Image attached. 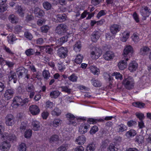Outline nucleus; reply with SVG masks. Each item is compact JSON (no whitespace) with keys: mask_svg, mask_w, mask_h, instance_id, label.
<instances>
[{"mask_svg":"<svg viewBox=\"0 0 151 151\" xmlns=\"http://www.w3.org/2000/svg\"><path fill=\"white\" fill-rule=\"evenodd\" d=\"M104 76H108L109 77V86L110 88L112 87L113 84L114 83V80L113 76H115V78L117 80H122L123 79L122 75L119 73L116 72H115L112 73H110L109 74L104 73Z\"/></svg>","mask_w":151,"mask_h":151,"instance_id":"1","label":"nucleus"},{"mask_svg":"<svg viewBox=\"0 0 151 151\" xmlns=\"http://www.w3.org/2000/svg\"><path fill=\"white\" fill-rule=\"evenodd\" d=\"M122 84L127 89H130L132 88L134 86V81L132 77H125L122 81Z\"/></svg>","mask_w":151,"mask_h":151,"instance_id":"2","label":"nucleus"},{"mask_svg":"<svg viewBox=\"0 0 151 151\" xmlns=\"http://www.w3.org/2000/svg\"><path fill=\"white\" fill-rule=\"evenodd\" d=\"M68 30V27L64 24H58L56 27L55 32L58 35H63L67 32Z\"/></svg>","mask_w":151,"mask_h":151,"instance_id":"3","label":"nucleus"},{"mask_svg":"<svg viewBox=\"0 0 151 151\" xmlns=\"http://www.w3.org/2000/svg\"><path fill=\"white\" fill-rule=\"evenodd\" d=\"M66 117L69 121V124L76 125L77 122L79 119L81 120H85L83 118H80L78 119L75 117L74 115L70 113H68L66 115Z\"/></svg>","mask_w":151,"mask_h":151,"instance_id":"4","label":"nucleus"},{"mask_svg":"<svg viewBox=\"0 0 151 151\" xmlns=\"http://www.w3.org/2000/svg\"><path fill=\"white\" fill-rule=\"evenodd\" d=\"M102 54L101 50L98 48H95L91 52V57L93 59H98Z\"/></svg>","mask_w":151,"mask_h":151,"instance_id":"5","label":"nucleus"},{"mask_svg":"<svg viewBox=\"0 0 151 151\" xmlns=\"http://www.w3.org/2000/svg\"><path fill=\"white\" fill-rule=\"evenodd\" d=\"M134 50L132 47L130 45H126L123 51L122 55L125 58H127L128 55L130 54L133 53Z\"/></svg>","mask_w":151,"mask_h":151,"instance_id":"6","label":"nucleus"},{"mask_svg":"<svg viewBox=\"0 0 151 151\" xmlns=\"http://www.w3.org/2000/svg\"><path fill=\"white\" fill-rule=\"evenodd\" d=\"M5 123L6 125L12 126L15 123L14 116L11 114H8L5 118Z\"/></svg>","mask_w":151,"mask_h":151,"instance_id":"7","label":"nucleus"},{"mask_svg":"<svg viewBox=\"0 0 151 151\" xmlns=\"http://www.w3.org/2000/svg\"><path fill=\"white\" fill-rule=\"evenodd\" d=\"M1 139L4 140H8L13 142L16 140V137L15 135L9 134L8 133L4 132L1 136Z\"/></svg>","mask_w":151,"mask_h":151,"instance_id":"8","label":"nucleus"},{"mask_svg":"<svg viewBox=\"0 0 151 151\" xmlns=\"http://www.w3.org/2000/svg\"><path fill=\"white\" fill-rule=\"evenodd\" d=\"M53 44L49 45L40 46V49L42 51H44L46 53L50 55H52L53 53Z\"/></svg>","mask_w":151,"mask_h":151,"instance_id":"9","label":"nucleus"},{"mask_svg":"<svg viewBox=\"0 0 151 151\" xmlns=\"http://www.w3.org/2000/svg\"><path fill=\"white\" fill-rule=\"evenodd\" d=\"M68 50L66 47H61L58 50V56L61 58H65L67 56Z\"/></svg>","mask_w":151,"mask_h":151,"instance_id":"10","label":"nucleus"},{"mask_svg":"<svg viewBox=\"0 0 151 151\" xmlns=\"http://www.w3.org/2000/svg\"><path fill=\"white\" fill-rule=\"evenodd\" d=\"M121 26L119 25L114 24L111 26L110 29L111 32L113 35H116L121 30Z\"/></svg>","mask_w":151,"mask_h":151,"instance_id":"11","label":"nucleus"},{"mask_svg":"<svg viewBox=\"0 0 151 151\" xmlns=\"http://www.w3.org/2000/svg\"><path fill=\"white\" fill-rule=\"evenodd\" d=\"M29 109L31 114L33 115H36L38 114L40 111V109L39 107L36 105H31L29 108Z\"/></svg>","mask_w":151,"mask_h":151,"instance_id":"12","label":"nucleus"},{"mask_svg":"<svg viewBox=\"0 0 151 151\" xmlns=\"http://www.w3.org/2000/svg\"><path fill=\"white\" fill-rule=\"evenodd\" d=\"M150 12L147 7H145L142 8L141 11V14L143 17V19L145 20L147 17L150 14Z\"/></svg>","mask_w":151,"mask_h":151,"instance_id":"13","label":"nucleus"},{"mask_svg":"<svg viewBox=\"0 0 151 151\" xmlns=\"http://www.w3.org/2000/svg\"><path fill=\"white\" fill-rule=\"evenodd\" d=\"M138 64L135 60L131 61L129 64L128 69L131 72L135 71L138 68Z\"/></svg>","mask_w":151,"mask_h":151,"instance_id":"14","label":"nucleus"},{"mask_svg":"<svg viewBox=\"0 0 151 151\" xmlns=\"http://www.w3.org/2000/svg\"><path fill=\"white\" fill-rule=\"evenodd\" d=\"M14 93V91L12 89H9L6 90L4 94L5 99L7 100L10 99L13 96Z\"/></svg>","mask_w":151,"mask_h":151,"instance_id":"15","label":"nucleus"},{"mask_svg":"<svg viewBox=\"0 0 151 151\" xmlns=\"http://www.w3.org/2000/svg\"><path fill=\"white\" fill-rule=\"evenodd\" d=\"M126 60H121L118 63V66L120 70H123L126 68L127 66V61L129 60L128 58H125Z\"/></svg>","mask_w":151,"mask_h":151,"instance_id":"16","label":"nucleus"},{"mask_svg":"<svg viewBox=\"0 0 151 151\" xmlns=\"http://www.w3.org/2000/svg\"><path fill=\"white\" fill-rule=\"evenodd\" d=\"M17 74L19 77H22V76H24L27 74L28 70L23 67H20L17 71Z\"/></svg>","mask_w":151,"mask_h":151,"instance_id":"17","label":"nucleus"},{"mask_svg":"<svg viewBox=\"0 0 151 151\" xmlns=\"http://www.w3.org/2000/svg\"><path fill=\"white\" fill-rule=\"evenodd\" d=\"M86 140V138L85 136L83 135H82L77 137L75 140V142L78 145H82L85 143Z\"/></svg>","mask_w":151,"mask_h":151,"instance_id":"18","label":"nucleus"},{"mask_svg":"<svg viewBox=\"0 0 151 151\" xmlns=\"http://www.w3.org/2000/svg\"><path fill=\"white\" fill-rule=\"evenodd\" d=\"M129 37V32L125 31L121 33L120 37V40L122 42H125L127 41Z\"/></svg>","mask_w":151,"mask_h":151,"instance_id":"19","label":"nucleus"},{"mask_svg":"<svg viewBox=\"0 0 151 151\" xmlns=\"http://www.w3.org/2000/svg\"><path fill=\"white\" fill-rule=\"evenodd\" d=\"M89 127V125L88 124H82L79 127V131L81 134H84L87 132V129Z\"/></svg>","mask_w":151,"mask_h":151,"instance_id":"20","label":"nucleus"},{"mask_svg":"<svg viewBox=\"0 0 151 151\" xmlns=\"http://www.w3.org/2000/svg\"><path fill=\"white\" fill-rule=\"evenodd\" d=\"M8 78L10 81H13L14 83H16L17 78L15 72L11 71L9 74Z\"/></svg>","mask_w":151,"mask_h":151,"instance_id":"21","label":"nucleus"},{"mask_svg":"<svg viewBox=\"0 0 151 151\" xmlns=\"http://www.w3.org/2000/svg\"><path fill=\"white\" fill-rule=\"evenodd\" d=\"M11 147L10 143L6 141L2 142L0 145L1 150L5 151L9 149Z\"/></svg>","mask_w":151,"mask_h":151,"instance_id":"22","label":"nucleus"},{"mask_svg":"<svg viewBox=\"0 0 151 151\" xmlns=\"http://www.w3.org/2000/svg\"><path fill=\"white\" fill-rule=\"evenodd\" d=\"M62 120L59 118L55 119L50 123V126L56 127L61 124Z\"/></svg>","mask_w":151,"mask_h":151,"instance_id":"23","label":"nucleus"},{"mask_svg":"<svg viewBox=\"0 0 151 151\" xmlns=\"http://www.w3.org/2000/svg\"><path fill=\"white\" fill-rule=\"evenodd\" d=\"M150 50V49L148 47L146 46H143L140 48L139 53L140 55H147Z\"/></svg>","mask_w":151,"mask_h":151,"instance_id":"24","label":"nucleus"},{"mask_svg":"<svg viewBox=\"0 0 151 151\" xmlns=\"http://www.w3.org/2000/svg\"><path fill=\"white\" fill-rule=\"evenodd\" d=\"M22 99L19 96H15L13 100V102L14 104L20 106H22Z\"/></svg>","mask_w":151,"mask_h":151,"instance_id":"25","label":"nucleus"},{"mask_svg":"<svg viewBox=\"0 0 151 151\" xmlns=\"http://www.w3.org/2000/svg\"><path fill=\"white\" fill-rule=\"evenodd\" d=\"M32 126L33 129L36 131L38 130L40 127V122L37 120H33L32 122Z\"/></svg>","mask_w":151,"mask_h":151,"instance_id":"26","label":"nucleus"},{"mask_svg":"<svg viewBox=\"0 0 151 151\" xmlns=\"http://www.w3.org/2000/svg\"><path fill=\"white\" fill-rule=\"evenodd\" d=\"M137 133V132L135 130L133 129H131L126 132L125 135L128 138L130 139L136 135Z\"/></svg>","mask_w":151,"mask_h":151,"instance_id":"27","label":"nucleus"},{"mask_svg":"<svg viewBox=\"0 0 151 151\" xmlns=\"http://www.w3.org/2000/svg\"><path fill=\"white\" fill-rule=\"evenodd\" d=\"M16 10L17 12L21 17H23L24 15V10L22 9L21 6L17 5L16 6Z\"/></svg>","mask_w":151,"mask_h":151,"instance_id":"28","label":"nucleus"},{"mask_svg":"<svg viewBox=\"0 0 151 151\" xmlns=\"http://www.w3.org/2000/svg\"><path fill=\"white\" fill-rule=\"evenodd\" d=\"M62 111L59 108L55 107L51 112V114L53 116H59L61 114Z\"/></svg>","mask_w":151,"mask_h":151,"instance_id":"29","label":"nucleus"},{"mask_svg":"<svg viewBox=\"0 0 151 151\" xmlns=\"http://www.w3.org/2000/svg\"><path fill=\"white\" fill-rule=\"evenodd\" d=\"M114 56V54L112 52L108 51L104 55V59L107 60H110L113 58Z\"/></svg>","mask_w":151,"mask_h":151,"instance_id":"30","label":"nucleus"},{"mask_svg":"<svg viewBox=\"0 0 151 151\" xmlns=\"http://www.w3.org/2000/svg\"><path fill=\"white\" fill-rule=\"evenodd\" d=\"M66 16L65 14H59L56 16L57 20L59 22H63L66 20Z\"/></svg>","mask_w":151,"mask_h":151,"instance_id":"31","label":"nucleus"},{"mask_svg":"<svg viewBox=\"0 0 151 151\" xmlns=\"http://www.w3.org/2000/svg\"><path fill=\"white\" fill-rule=\"evenodd\" d=\"M69 147V145L68 144H63L58 148L56 151H67Z\"/></svg>","mask_w":151,"mask_h":151,"instance_id":"32","label":"nucleus"},{"mask_svg":"<svg viewBox=\"0 0 151 151\" xmlns=\"http://www.w3.org/2000/svg\"><path fill=\"white\" fill-rule=\"evenodd\" d=\"M135 141L139 145L142 144L144 142V138L143 136L141 135L137 136L135 138Z\"/></svg>","mask_w":151,"mask_h":151,"instance_id":"33","label":"nucleus"},{"mask_svg":"<svg viewBox=\"0 0 151 151\" xmlns=\"http://www.w3.org/2000/svg\"><path fill=\"white\" fill-rule=\"evenodd\" d=\"M99 32H93L91 35V39L93 42H96L99 38Z\"/></svg>","mask_w":151,"mask_h":151,"instance_id":"34","label":"nucleus"},{"mask_svg":"<svg viewBox=\"0 0 151 151\" xmlns=\"http://www.w3.org/2000/svg\"><path fill=\"white\" fill-rule=\"evenodd\" d=\"M116 129L117 131L119 132H122L126 130L127 128V127L125 125L121 124L117 126Z\"/></svg>","mask_w":151,"mask_h":151,"instance_id":"35","label":"nucleus"},{"mask_svg":"<svg viewBox=\"0 0 151 151\" xmlns=\"http://www.w3.org/2000/svg\"><path fill=\"white\" fill-rule=\"evenodd\" d=\"M9 19L10 22L12 23H17L19 20L18 18L14 14L9 16Z\"/></svg>","mask_w":151,"mask_h":151,"instance_id":"36","label":"nucleus"},{"mask_svg":"<svg viewBox=\"0 0 151 151\" xmlns=\"http://www.w3.org/2000/svg\"><path fill=\"white\" fill-rule=\"evenodd\" d=\"M90 69L91 72L95 75H98L99 73V70L94 66H91Z\"/></svg>","mask_w":151,"mask_h":151,"instance_id":"37","label":"nucleus"},{"mask_svg":"<svg viewBox=\"0 0 151 151\" xmlns=\"http://www.w3.org/2000/svg\"><path fill=\"white\" fill-rule=\"evenodd\" d=\"M60 93L58 91H52L50 92V96L51 98L55 99L60 95Z\"/></svg>","mask_w":151,"mask_h":151,"instance_id":"38","label":"nucleus"},{"mask_svg":"<svg viewBox=\"0 0 151 151\" xmlns=\"http://www.w3.org/2000/svg\"><path fill=\"white\" fill-rule=\"evenodd\" d=\"M131 38L135 43H137L140 40L139 37V35L137 33H134L131 37Z\"/></svg>","mask_w":151,"mask_h":151,"instance_id":"39","label":"nucleus"},{"mask_svg":"<svg viewBox=\"0 0 151 151\" xmlns=\"http://www.w3.org/2000/svg\"><path fill=\"white\" fill-rule=\"evenodd\" d=\"M68 37L67 36H64L60 38L58 41L56 42L58 45H61L63 43L67 42Z\"/></svg>","mask_w":151,"mask_h":151,"instance_id":"40","label":"nucleus"},{"mask_svg":"<svg viewBox=\"0 0 151 151\" xmlns=\"http://www.w3.org/2000/svg\"><path fill=\"white\" fill-rule=\"evenodd\" d=\"M83 58V56L81 54H78L75 59V62L77 64H80L81 63Z\"/></svg>","mask_w":151,"mask_h":151,"instance_id":"41","label":"nucleus"},{"mask_svg":"<svg viewBox=\"0 0 151 151\" xmlns=\"http://www.w3.org/2000/svg\"><path fill=\"white\" fill-rule=\"evenodd\" d=\"M8 41L9 43H12L17 40L15 36L12 34H9L7 36Z\"/></svg>","mask_w":151,"mask_h":151,"instance_id":"42","label":"nucleus"},{"mask_svg":"<svg viewBox=\"0 0 151 151\" xmlns=\"http://www.w3.org/2000/svg\"><path fill=\"white\" fill-rule=\"evenodd\" d=\"M74 50L76 52H79L81 49V45L80 42H77L73 46Z\"/></svg>","mask_w":151,"mask_h":151,"instance_id":"43","label":"nucleus"},{"mask_svg":"<svg viewBox=\"0 0 151 151\" xmlns=\"http://www.w3.org/2000/svg\"><path fill=\"white\" fill-rule=\"evenodd\" d=\"M59 139V137L58 135H53L51 136L49 139L50 142L51 143H53L58 141Z\"/></svg>","mask_w":151,"mask_h":151,"instance_id":"44","label":"nucleus"},{"mask_svg":"<svg viewBox=\"0 0 151 151\" xmlns=\"http://www.w3.org/2000/svg\"><path fill=\"white\" fill-rule=\"evenodd\" d=\"M35 52L34 50L33 49H29L26 50L25 52V54L27 56H30L35 54Z\"/></svg>","mask_w":151,"mask_h":151,"instance_id":"45","label":"nucleus"},{"mask_svg":"<svg viewBox=\"0 0 151 151\" xmlns=\"http://www.w3.org/2000/svg\"><path fill=\"white\" fill-rule=\"evenodd\" d=\"M43 76L45 79L47 80L50 77V74L48 70H44L42 72Z\"/></svg>","mask_w":151,"mask_h":151,"instance_id":"46","label":"nucleus"},{"mask_svg":"<svg viewBox=\"0 0 151 151\" xmlns=\"http://www.w3.org/2000/svg\"><path fill=\"white\" fill-rule=\"evenodd\" d=\"M42 5L44 8L46 10H49L52 7L51 4L47 1L44 2Z\"/></svg>","mask_w":151,"mask_h":151,"instance_id":"47","label":"nucleus"},{"mask_svg":"<svg viewBox=\"0 0 151 151\" xmlns=\"http://www.w3.org/2000/svg\"><path fill=\"white\" fill-rule=\"evenodd\" d=\"M117 148L115 146L114 144H111L107 148V151H116Z\"/></svg>","mask_w":151,"mask_h":151,"instance_id":"48","label":"nucleus"},{"mask_svg":"<svg viewBox=\"0 0 151 151\" xmlns=\"http://www.w3.org/2000/svg\"><path fill=\"white\" fill-rule=\"evenodd\" d=\"M35 89L34 86L32 84H28L26 88V91L28 92L35 91Z\"/></svg>","mask_w":151,"mask_h":151,"instance_id":"49","label":"nucleus"},{"mask_svg":"<svg viewBox=\"0 0 151 151\" xmlns=\"http://www.w3.org/2000/svg\"><path fill=\"white\" fill-rule=\"evenodd\" d=\"M95 149V145L92 143L89 144L86 147V150L87 151H93Z\"/></svg>","mask_w":151,"mask_h":151,"instance_id":"50","label":"nucleus"},{"mask_svg":"<svg viewBox=\"0 0 151 151\" xmlns=\"http://www.w3.org/2000/svg\"><path fill=\"white\" fill-rule=\"evenodd\" d=\"M62 91H64L67 93L68 94L70 93L71 91V89L69 88V86H62L61 87Z\"/></svg>","mask_w":151,"mask_h":151,"instance_id":"51","label":"nucleus"},{"mask_svg":"<svg viewBox=\"0 0 151 151\" xmlns=\"http://www.w3.org/2000/svg\"><path fill=\"white\" fill-rule=\"evenodd\" d=\"M132 104L134 106L140 108H144L145 106V104L144 103L139 102L133 103Z\"/></svg>","mask_w":151,"mask_h":151,"instance_id":"52","label":"nucleus"},{"mask_svg":"<svg viewBox=\"0 0 151 151\" xmlns=\"http://www.w3.org/2000/svg\"><path fill=\"white\" fill-rule=\"evenodd\" d=\"M54 106V104L52 102L48 100L45 103V108L46 109H51Z\"/></svg>","mask_w":151,"mask_h":151,"instance_id":"53","label":"nucleus"},{"mask_svg":"<svg viewBox=\"0 0 151 151\" xmlns=\"http://www.w3.org/2000/svg\"><path fill=\"white\" fill-rule=\"evenodd\" d=\"M68 79L70 81L75 82H76L78 79V77L76 76L75 74H73L68 77Z\"/></svg>","mask_w":151,"mask_h":151,"instance_id":"54","label":"nucleus"},{"mask_svg":"<svg viewBox=\"0 0 151 151\" xmlns=\"http://www.w3.org/2000/svg\"><path fill=\"white\" fill-rule=\"evenodd\" d=\"M32 133V130L29 129L27 130L24 133V137L27 138H29L31 137Z\"/></svg>","mask_w":151,"mask_h":151,"instance_id":"55","label":"nucleus"},{"mask_svg":"<svg viewBox=\"0 0 151 151\" xmlns=\"http://www.w3.org/2000/svg\"><path fill=\"white\" fill-rule=\"evenodd\" d=\"M19 151H26V144L24 143H22L19 145Z\"/></svg>","mask_w":151,"mask_h":151,"instance_id":"56","label":"nucleus"},{"mask_svg":"<svg viewBox=\"0 0 151 151\" xmlns=\"http://www.w3.org/2000/svg\"><path fill=\"white\" fill-rule=\"evenodd\" d=\"M92 84L93 86L96 87H100L101 86V83L97 80H91Z\"/></svg>","mask_w":151,"mask_h":151,"instance_id":"57","label":"nucleus"},{"mask_svg":"<svg viewBox=\"0 0 151 151\" xmlns=\"http://www.w3.org/2000/svg\"><path fill=\"white\" fill-rule=\"evenodd\" d=\"M49 27L47 25H44L41 27V32L43 33H47L49 29Z\"/></svg>","mask_w":151,"mask_h":151,"instance_id":"58","label":"nucleus"},{"mask_svg":"<svg viewBox=\"0 0 151 151\" xmlns=\"http://www.w3.org/2000/svg\"><path fill=\"white\" fill-rule=\"evenodd\" d=\"M135 115L140 120H142L145 118L144 114L142 113L139 112H136L135 113Z\"/></svg>","mask_w":151,"mask_h":151,"instance_id":"59","label":"nucleus"},{"mask_svg":"<svg viewBox=\"0 0 151 151\" xmlns=\"http://www.w3.org/2000/svg\"><path fill=\"white\" fill-rule=\"evenodd\" d=\"M27 126V124L26 123L24 122H22L20 127V129L21 132H23L25 129L26 127Z\"/></svg>","mask_w":151,"mask_h":151,"instance_id":"60","label":"nucleus"},{"mask_svg":"<svg viewBox=\"0 0 151 151\" xmlns=\"http://www.w3.org/2000/svg\"><path fill=\"white\" fill-rule=\"evenodd\" d=\"M3 48L5 51L10 55H13V52L11 50L10 48L5 45H4Z\"/></svg>","mask_w":151,"mask_h":151,"instance_id":"61","label":"nucleus"},{"mask_svg":"<svg viewBox=\"0 0 151 151\" xmlns=\"http://www.w3.org/2000/svg\"><path fill=\"white\" fill-rule=\"evenodd\" d=\"M25 37L29 40H31L33 38V37L31 34L28 32H26L24 34Z\"/></svg>","mask_w":151,"mask_h":151,"instance_id":"62","label":"nucleus"},{"mask_svg":"<svg viewBox=\"0 0 151 151\" xmlns=\"http://www.w3.org/2000/svg\"><path fill=\"white\" fill-rule=\"evenodd\" d=\"M49 115L48 112L47 111L43 112L41 114V116L42 118L44 119H47Z\"/></svg>","mask_w":151,"mask_h":151,"instance_id":"63","label":"nucleus"},{"mask_svg":"<svg viewBox=\"0 0 151 151\" xmlns=\"http://www.w3.org/2000/svg\"><path fill=\"white\" fill-rule=\"evenodd\" d=\"M58 66L59 70L61 72L63 71L65 68V65L62 63H58Z\"/></svg>","mask_w":151,"mask_h":151,"instance_id":"64","label":"nucleus"}]
</instances>
